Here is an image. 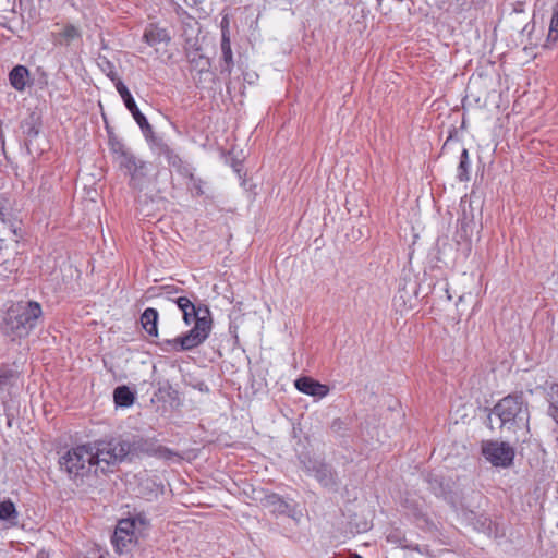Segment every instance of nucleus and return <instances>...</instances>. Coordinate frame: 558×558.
<instances>
[{
    "label": "nucleus",
    "instance_id": "obj_28",
    "mask_svg": "<svg viewBox=\"0 0 558 558\" xmlns=\"http://www.w3.org/2000/svg\"><path fill=\"white\" fill-rule=\"evenodd\" d=\"M21 128L23 130V134H25L28 138H35L39 133V123H37L33 116L28 119H25L22 122Z\"/></svg>",
    "mask_w": 558,
    "mask_h": 558
},
{
    "label": "nucleus",
    "instance_id": "obj_23",
    "mask_svg": "<svg viewBox=\"0 0 558 558\" xmlns=\"http://www.w3.org/2000/svg\"><path fill=\"white\" fill-rule=\"evenodd\" d=\"M470 169L471 160L469 156V150L466 148H462L460 161L457 168V179L460 182H468L470 180Z\"/></svg>",
    "mask_w": 558,
    "mask_h": 558
},
{
    "label": "nucleus",
    "instance_id": "obj_11",
    "mask_svg": "<svg viewBox=\"0 0 558 558\" xmlns=\"http://www.w3.org/2000/svg\"><path fill=\"white\" fill-rule=\"evenodd\" d=\"M118 163L119 167L125 170V173L130 175L133 185H137V183L147 175V162L137 158L132 151Z\"/></svg>",
    "mask_w": 558,
    "mask_h": 558
},
{
    "label": "nucleus",
    "instance_id": "obj_20",
    "mask_svg": "<svg viewBox=\"0 0 558 558\" xmlns=\"http://www.w3.org/2000/svg\"><path fill=\"white\" fill-rule=\"evenodd\" d=\"M264 506L269 508L272 513L276 514H288L290 515L291 507L283 500V498L277 494L266 496L264 499Z\"/></svg>",
    "mask_w": 558,
    "mask_h": 558
},
{
    "label": "nucleus",
    "instance_id": "obj_19",
    "mask_svg": "<svg viewBox=\"0 0 558 558\" xmlns=\"http://www.w3.org/2000/svg\"><path fill=\"white\" fill-rule=\"evenodd\" d=\"M158 311L153 307H147L141 315L142 327L149 336H158Z\"/></svg>",
    "mask_w": 558,
    "mask_h": 558
},
{
    "label": "nucleus",
    "instance_id": "obj_9",
    "mask_svg": "<svg viewBox=\"0 0 558 558\" xmlns=\"http://www.w3.org/2000/svg\"><path fill=\"white\" fill-rule=\"evenodd\" d=\"M116 89L121 96L124 106L126 109L131 112L132 117L138 124L140 129L142 130L144 136L146 140L149 138V135H153V128L147 121L146 117L138 109L132 94L130 93L129 88L125 86V84L122 81H118L116 83Z\"/></svg>",
    "mask_w": 558,
    "mask_h": 558
},
{
    "label": "nucleus",
    "instance_id": "obj_38",
    "mask_svg": "<svg viewBox=\"0 0 558 558\" xmlns=\"http://www.w3.org/2000/svg\"><path fill=\"white\" fill-rule=\"evenodd\" d=\"M557 39H558V31L551 32V28L549 27V33H548V36H547V41L555 43Z\"/></svg>",
    "mask_w": 558,
    "mask_h": 558
},
{
    "label": "nucleus",
    "instance_id": "obj_4",
    "mask_svg": "<svg viewBox=\"0 0 558 558\" xmlns=\"http://www.w3.org/2000/svg\"><path fill=\"white\" fill-rule=\"evenodd\" d=\"M43 315L41 305L36 301L17 302L7 312L2 331L12 340L26 338Z\"/></svg>",
    "mask_w": 558,
    "mask_h": 558
},
{
    "label": "nucleus",
    "instance_id": "obj_10",
    "mask_svg": "<svg viewBox=\"0 0 558 558\" xmlns=\"http://www.w3.org/2000/svg\"><path fill=\"white\" fill-rule=\"evenodd\" d=\"M136 538L137 534L133 532V523L120 520L111 537V543L114 550L121 555L129 550L130 545L136 542Z\"/></svg>",
    "mask_w": 558,
    "mask_h": 558
},
{
    "label": "nucleus",
    "instance_id": "obj_13",
    "mask_svg": "<svg viewBox=\"0 0 558 558\" xmlns=\"http://www.w3.org/2000/svg\"><path fill=\"white\" fill-rule=\"evenodd\" d=\"M294 386L300 392L317 398H324L329 392L328 386L306 376L298 378Z\"/></svg>",
    "mask_w": 558,
    "mask_h": 558
},
{
    "label": "nucleus",
    "instance_id": "obj_41",
    "mask_svg": "<svg viewBox=\"0 0 558 558\" xmlns=\"http://www.w3.org/2000/svg\"><path fill=\"white\" fill-rule=\"evenodd\" d=\"M352 558H362V557H361L360 555H357V554H354V555L352 556Z\"/></svg>",
    "mask_w": 558,
    "mask_h": 558
},
{
    "label": "nucleus",
    "instance_id": "obj_8",
    "mask_svg": "<svg viewBox=\"0 0 558 558\" xmlns=\"http://www.w3.org/2000/svg\"><path fill=\"white\" fill-rule=\"evenodd\" d=\"M483 457L494 466H509L514 458V450L506 442L484 441L482 445Z\"/></svg>",
    "mask_w": 558,
    "mask_h": 558
},
{
    "label": "nucleus",
    "instance_id": "obj_24",
    "mask_svg": "<svg viewBox=\"0 0 558 558\" xmlns=\"http://www.w3.org/2000/svg\"><path fill=\"white\" fill-rule=\"evenodd\" d=\"M97 65L114 84L118 81H121L118 76L113 62H111L107 57L98 56Z\"/></svg>",
    "mask_w": 558,
    "mask_h": 558
},
{
    "label": "nucleus",
    "instance_id": "obj_14",
    "mask_svg": "<svg viewBox=\"0 0 558 558\" xmlns=\"http://www.w3.org/2000/svg\"><path fill=\"white\" fill-rule=\"evenodd\" d=\"M460 207L462 216L458 219L459 229L458 234L461 239L469 240L474 229V217L472 214V204L465 199H461Z\"/></svg>",
    "mask_w": 558,
    "mask_h": 558
},
{
    "label": "nucleus",
    "instance_id": "obj_36",
    "mask_svg": "<svg viewBox=\"0 0 558 558\" xmlns=\"http://www.w3.org/2000/svg\"><path fill=\"white\" fill-rule=\"evenodd\" d=\"M165 291H166V294L168 296V299L171 301V298H178L179 295H177L179 293V288L177 287H173V286H167L163 288Z\"/></svg>",
    "mask_w": 558,
    "mask_h": 558
},
{
    "label": "nucleus",
    "instance_id": "obj_22",
    "mask_svg": "<svg viewBox=\"0 0 558 558\" xmlns=\"http://www.w3.org/2000/svg\"><path fill=\"white\" fill-rule=\"evenodd\" d=\"M117 405L128 408L134 403L135 396L128 386H119L113 391Z\"/></svg>",
    "mask_w": 558,
    "mask_h": 558
},
{
    "label": "nucleus",
    "instance_id": "obj_26",
    "mask_svg": "<svg viewBox=\"0 0 558 558\" xmlns=\"http://www.w3.org/2000/svg\"><path fill=\"white\" fill-rule=\"evenodd\" d=\"M122 521H129L133 523V532L136 534H142L149 525V520L145 513H136L133 517L122 519Z\"/></svg>",
    "mask_w": 558,
    "mask_h": 558
},
{
    "label": "nucleus",
    "instance_id": "obj_29",
    "mask_svg": "<svg viewBox=\"0 0 558 558\" xmlns=\"http://www.w3.org/2000/svg\"><path fill=\"white\" fill-rule=\"evenodd\" d=\"M171 301L177 304V306L182 312V314L185 311H194L195 304L193 303V301L190 298H187L185 295H180L178 298H171Z\"/></svg>",
    "mask_w": 558,
    "mask_h": 558
},
{
    "label": "nucleus",
    "instance_id": "obj_31",
    "mask_svg": "<svg viewBox=\"0 0 558 558\" xmlns=\"http://www.w3.org/2000/svg\"><path fill=\"white\" fill-rule=\"evenodd\" d=\"M553 395L555 397V401L551 402L548 407V415L558 423V385L551 387Z\"/></svg>",
    "mask_w": 558,
    "mask_h": 558
},
{
    "label": "nucleus",
    "instance_id": "obj_18",
    "mask_svg": "<svg viewBox=\"0 0 558 558\" xmlns=\"http://www.w3.org/2000/svg\"><path fill=\"white\" fill-rule=\"evenodd\" d=\"M28 77L29 71L24 65L14 66L9 73V81L11 86L19 92H23L27 86Z\"/></svg>",
    "mask_w": 558,
    "mask_h": 558
},
{
    "label": "nucleus",
    "instance_id": "obj_35",
    "mask_svg": "<svg viewBox=\"0 0 558 558\" xmlns=\"http://www.w3.org/2000/svg\"><path fill=\"white\" fill-rule=\"evenodd\" d=\"M549 27L551 28V32L558 31V1L556 2L555 7H554V12H553Z\"/></svg>",
    "mask_w": 558,
    "mask_h": 558
},
{
    "label": "nucleus",
    "instance_id": "obj_16",
    "mask_svg": "<svg viewBox=\"0 0 558 558\" xmlns=\"http://www.w3.org/2000/svg\"><path fill=\"white\" fill-rule=\"evenodd\" d=\"M143 40L153 47L158 44H169L171 41V35L167 28L159 27L156 24H149L144 31Z\"/></svg>",
    "mask_w": 558,
    "mask_h": 558
},
{
    "label": "nucleus",
    "instance_id": "obj_7",
    "mask_svg": "<svg viewBox=\"0 0 558 558\" xmlns=\"http://www.w3.org/2000/svg\"><path fill=\"white\" fill-rule=\"evenodd\" d=\"M300 463L306 474L313 476L323 487L337 489L339 480L333 468L324 459L314 457H299Z\"/></svg>",
    "mask_w": 558,
    "mask_h": 558
},
{
    "label": "nucleus",
    "instance_id": "obj_21",
    "mask_svg": "<svg viewBox=\"0 0 558 558\" xmlns=\"http://www.w3.org/2000/svg\"><path fill=\"white\" fill-rule=\"evenodd\" d=\"M19 377H20V373L15 368H13L9 365H4V364L1 365L0 366V392L12 388L16 384Z\"/></svg>",
    "mask_w": 558,
    "mask_h": 558
},
{
    "label": "nucleus",
    "instance_id": "obj_6",
    "mask_svg": "<svg viewBox=\"0 0 558 558\" xmlns=\"http://www.w3.org/2000/svg\"><path fill=\"white\" fill-rule=\"evenodd\" d=\"M54 26L57 28L50 33L53 47L76 53L83 45L82 28L72 23H56Z\"/></svg>",
    "mask_w": 558,
    "mask_h": 558
},
{
    "label": "nucleus",
    "instance_id": "obj_30",
    "mask_svg": "<svg viewBox=\"0 0 558 558\" xmlns=\"http://www.w3.org/2000/svg\"><path fill=\"white\" fill-rule=\"evenodd\" d=\"M202 312H204V308L196 306H194V311H185L183 313V322L185 323V325H195L196 320L204 316L201 315Z\"/></svg>",
    "mask_w": 558,
    "mask_h": 558
},
{
    "label": "nucleus",
    "instance_id": "obj_5",
    "mask_svg": "<svg viewBox=\"0 0 558 558\" xmlns=\"http://www.w3.org/2000/svg\"><path fill=\"white\" fill-rule=\"evenodd\" d=\"M205 315L197 319L192 329L173 339H163L157 342L165 353L191 351L202 345L209 337L213 320L209 310L204 307Z\"/></svg>",
    "mask_w": 558,
    "mask_h": 558
},
{
    "label": "nucleus",
    "instance_id": "obj_27",
    "mask_svg": "<svg viewBox=\"0 0 558 558\" xmlns=\"http://www.w3.org/2000/svg\"><path fill=\"white\" fill-rule=\"evenodd\" d=\"M17 518V511L14 504L11 500H4L0 502V520L2 521H14Z\"/></svg>",
    "mask_w": 558,
    "mask_h": 558
},
{
    "label": "nucleus",
    "instance_id": "obj_37",
    "mask_svg": "<svg viewBox=\"0 0 558 558\" xmlns=\"http://www.w3.org/2000/svg\"><path fill=\"white\" fill-rule=\"evenodd\" d=\"M191 180L193 181V189L196 191V194L202 195L204 193V191L202 189V181L196 180L193 177H191Z\"/></svg>",
    "mask_w": 558,
    "mask_h": 558
},
{
    "label": "nucleus",
    "instance_id": "obj_25",
    "mask_svg": "<svg viewBox=\"0 0 558 558\" xmlns=\"http://www.w3.org/2000/svg\"><path fill=\"white\" fill-rule=\"evenodd\" d=\"M109 148L112 155L114 156V160L119 162L126 155L131 153V150L118 138L110 137L109 138Z\"/></svg>",
    "mask_w": 558,
    "mask_h": 558
},
{
    "label": "nucleus",
    "instance_id": "obj_15",
    "mask_svg": "<svg viewBox=\"0 0 558 558\" xmlns=\"http://www.w3.org/2000/svg\"><path fill=\"white\" fill-rule=\"evenodd\" d=\"M154 145L155 151L159 156H163L171 167L180 168L182 160L180 156L160 137L149 135V138Z\"/></svg>",
    "mask_w": 558,
    "mask_h": 558
},
{
    "label": "nucleus",
    "instance_id": "obj_32",
    "mask_svg": "<svg viewBox=\"0 0 558 558\" xmlns=\"http://www.w3.org/2000/svg\"><path fill=\"white\" fill-rule=\"evenodd\" d=\"M387 542L395 544L402 548L405 537L399 531H393L387 535Z\"/></svg>",
    "mask_w": 558,
    "mask_h": 558
},
{
    "label": "nucleus",
    "instance_id": "obj_40",
    "mask_svg": "<svg viewBox=\"0 0 558 558\" xmlns=\"http://www.w3.org/2000/svg\"><path fill=\"white\" fill-rule=\"evenodd\" d=\"M204 0H192V4L197 5L202 3Z\"/></svg>",
    "mask_w": 558,
    "mask_h": 558
},
{
    "label": "nucleus",
    "instance_id": "obj_2",
    "mask_svg": "<svg viewBox=\"0 0 558 558\" xmlns=\"http://www.w3.org/2000/svg\"><path fill=\"white\" fill-rule=\"evenodd\" d=\"M492 415L500 421V428L526 441L530 434V410L523 393H511L500 399L493 408Z\"/></svg>",
    "mask_w": 558,
    "mask_h": 558
},
{
    "label": "nucleus",
    "instance_id": "obj_17",
    "mask_svg": "<svg viewBox=\"0 0 558 558\" xmlns=\"http://www.w3.org/2000/svg\"><path fill=\"white\" fill-rule=\"evenodd\" d=\"M220 48H221L220 74L229 77L231 75L233 66H234L230 38H225V40H221Z\"/></svg>",
    "mask_w": 558,
    "mask_h": 558
},
{
    "label": "nucleus",
    "instance_id": "obj_34",
    "mask_svg": "<svg viewBox=\"0 0 558 558\" xmlns=\"http://www.w3.org/2000/svg\"><path fill=\"white\" fill-rule=\"evenodd\" d=\"M229 24H230L229 17L227 15H225L220 22L221 40H225V38H230Z\"/></svg>",
    "mask_w": 558,
    "mask_h": 558
},
{
    "label": "nucleus",
    "instance_id": "obj_12",
    "mask_svg": "<svg viewBox=\"0 0 558 558\" xmlns=\"http://www.w3.org/2000/svg\"><path fill=\"white\" fill-rule=\"evenodd\" d=\"M426 482L428 484V488L435 496L442 498L454 507V498L450 481H446L442 476L430 473L426 476Z\"/></svg>",
    "mask_w": 558,
    "mask_h": 558
},
{
    "label": "nucleus",
    "instance_id": "obj_39",
    "mask_svg": "<svg viewBox=\"0 0 558 558\" xmlns=\"http://www.w3.org/2000/svg\"><path fill=\"white\" fill-rule=\"evenodd\" d=\"M0 219H1L2 221H4V220H5V213H4V210H3L2 208L0 209Z\"/></svg>",
    "mask_w": 558,
    "mask_h": 558
},
{
    "label": "nucleus",
    "instance_id": "obj_33",
    "mask_svg": "<svg viewBox=\"0 0 558 558\" xmlns=\"http://www.w3.org/2000/svg\"><path fill=\"white\" fill-rule=\"evenodd\" d=\"M403 549L414 550L420 553L421 555H425L428 553V548L426 546L422 547L418 544L409 543L407 539L402 546Z\"/></svg>",
    "mask_w": 558,
    "mask_h": 558
},
{
    "label": "nucleus",
    "instance_id": "obj_1",
    "mask_svg": "<svg viewBox=\"0 0 558 558\" xmlns=\"http://www.w3.org/2000/svg\"><path fill=\"white\" fill-rule=\"evenodd\" d=\"M62 472L76 485L83 484L92 474H105L113 466L107 439L72 447L59 459Z\"/></svg>",
    "mask_w": 558,
    "mask_h": 558
},
{
    "label": "nucleus",
    "instance_id": "obj_3",
    "mask_svg": "<svg viewBox=\"0 0 558 558\" xmlns=\"http://www.w3.org/2000/svg\"><path fill=\"white\" fill-rule=\"evenodd\" d=\"M112 456L113 466L125 459L132 460L143 454L169 460L175 456L170 449L159 444L156 438L134 435L131 438L121 437L107 439Z\"/></svg>",
    "mask_w": 558,
    "mask_h": 558
}]
</instances>
